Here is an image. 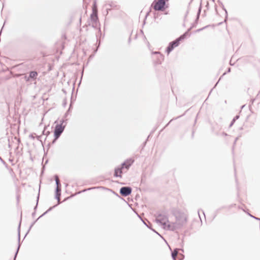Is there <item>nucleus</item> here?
<instances>
[{
  "mask_svg": "<svg viewBox=\"0 0 260 260\" xmlns=\"http://www.w3.org/2000/svg\"><path fill=\"white\" fill-rule=\"evenodd\" d=\"M168 0H155L152 6L153 9L156 11H164L167 8H168L166 5V2Z\"/></svg>",
  "mask_w": 260,
  "mask_h": 260,
  "instance_id": "f257e3e1",
  "label": "nucleus"
},
{
  "mask_svg": "<svg viewBox=\"0 0 260 260\" xmlns=\"http://www.w3.org/2000/svg\"><path fill=\"white\" fill-rule=\"evenodd\" d=\"M131 165V162L126 161L122 164L120 167H117L115 169L114 175L116 177H122V174L123 170L125 168L126 170L129 169V166Z\"/></svg>",
  "mask_w": 260,
  "mask_h": 260,
  "instance_id": "f03ea898",
  "label": "nucleus"
},
{
  "mask_svg": "<svg viewBox=\"0 0 260 260\" xmlns=\"http://www.w3.org/2000/svg\"><path fill=\"white\" fill-rule=\"evenodd\" d=\"M64 129V126L62 125V123L60 122L59 123H57L55 128L54 130V135L55 137V139H57L62 133Z\"/></svg>",
  "mask_w": 260,
  "mask_h": 260,
  "instance_id": "7ed1b4c3",
  "label": "nucleus"
},
{
  "mask_svg": "<svg viewBox=\"0 0 260 260\" xmlns=\"http://www.w3.org/2000/svg\"><path fill=\"white\" fill-rule=\"evenodd\" d=\"M181 39V38L180 37L170 44L169 46L167 48L168 53H169L175 47H176L179 45V41Z\"/></svg>",
  "mask_w": 260,
  "mask_h": 260,
  "instance_id": "20e7f679",
  "label": "nucleus"
},
{
  "mask_svg": "<svg viewBox=\"0 0 260 260\" xmlns=\"http://www.w3.org/2000/svg\"><path fill=\"white\" fill-rule=\"evenodd\" d=\"M132 192V189L129 187H123L120 189V193L123 196L129 195Z\"/></svg>",
  "mask_w": 260,
  "mask_h": 260,
  "instance_id": "39448f33",
  "label": "nucleus"
},
{
  "mask_svg": "<svg viewBox=\"0 0 260 260\" xmlns=\"http://www.w3.org/2000/svg\"><path fill=\"white\" fill-rule=\"evenodd\" d=\"M92 12H93V14L95 15V18H98V9L95 3H94L92 6Z\"/></svg>",
  "mask_w": 260,
  "mask_h": 260,
  "instance_id": "423d86ee",
  "label": "nucleus"
},
{
  "mask_svg": "<svg viewBox=\"0 0 260 260\" xmlns=\"http://www.w3.org/2000/svg\"><path fill=\"white\" fill-rule=\"evenodd\" d=\"M37 75H38V73H37V72L32 71V72H30L29 78H36Z\"/></svg>",
  "mask_w": 260,
  "mask_h": 260,
  "instance_id": "0eeeda50",
  "label": "nucleus"
},
{
  "mask_svg": "<svg viewBox=\"0 0 260 260\" xmlns=\"http://www.w3.org/2000/svg\"><path fill=\"white\" fill-rule=\"evenodd\" d=\"M178 254V251L177 250H175L173 252H172V257L173 258V259L174 260L176 259V257L177 256Z\"/></svg>",
  "mask_w": 260,
  "mask_h": 260,
  "instance_id": "6e6552de",
  "label": "nucleus"
},
{
  "mask_svg": "<svg viewBox=\"0 0 260 260\" xmlns=\"http://www.w3.org/2000/svg\"><path fill=\"white\" fill-rule=\"evenodd\" d=\"M55 181L57 185V189L58 190L59 180L57 176H55Z\"/></svg>",
  "mask_w": 260,
  "mask_h": 260,
  "instance_id": "1a4fd4ad",
  "label": "nucleus"
},
{
  "mask_svg": "<svg viewBox=\"0 0 260 260\" xmlns=\"http://www.w3.org/2000/svg\"><path fill=\"white\" fill-rule=\"evenodd\" d=\"M91 18L92 20L94 21H95L97 19V18H95V15L93 14V12H92V13L91 15Z\"/></svg>",
  "mask_w": 260,
  "mask_h": 260,
  "instance_id": "9d476101",
  "label": "nucleus"
},
{
  "mask_svg": "<svg viewBox=\"0 0 260 260\" xmlns=\"http://www.w3.org/2000/svg\"><path fill=\"white\" fill-rule=\"evenodd\" d=\"M183 217L184 218V221L186 222L187 221V217L185 215H183Z\"/></svg>",
  "mask_w": 260,
  "mask_h": 260,
  "instance_id": "9b49d317",
  "label": "nucleus"
},
{
  "mask_svg": "<svg viewBox=\"0 0 260 260\" xmlns=\"http://www.w3.org/2000/svg\"><path fill=\"white\" fill-rule=\"evenodd\" d=\"M161 58L163 59V56L161 54H159Z\"/></svg>",
  "mask_w": 260,
  "mask_h": 260,
  "instance_id": "f8f14e48",
  "label": "nucleus"
},
{
  "mask_svg": "<svg viewBox=\"0 0 260 260\" xmlns=\"http://www.w3.org/2000/svg\"><path fill=\"white\" fill-rule=\"evenodd\" d=\"M177 219L179 220V217H177Z\"/></svg>",
  "mask_w": 260,
  "mask_h": 260,
  "instance_id": "ddd939ff",
  "label": "nucleus"
}]
</instances>
